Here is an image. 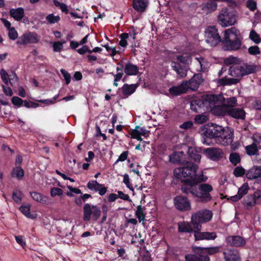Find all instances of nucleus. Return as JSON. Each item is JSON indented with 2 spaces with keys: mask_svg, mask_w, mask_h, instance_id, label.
<instances>
[{
  "mask_svg": "<svg viewBox=\"0 0 261 261\" xmlns=\"http://www.w3.org/2000/svg\"><path fill=\"white\" fill-rule=\"evenodd\" d=\"M197 169L196 165L187 163L184 168L176 169L174 173L178 179L185 178L181 179L182 183L181 190L183 193L191 194L198 198L199 202L207 203L212 200L210 193L213 190V188L208 184H200L205 181L207 178H204L202 173L198 175L196 173Z\"/></svg>",
  "mask_w": 261,
  "mask_h": 261,
  "instance_id": "obj_1",
  "label": "nucleus"
},
{
  "mask_svg": "<svg viewBox=\"0 0 261 261\" xmlns=\"http://www.w3.org/2000/svg\"><path fill=\"white\" fill-rule=\"evenodd\" d=\"M202 134L206 138L214 139L217 144L223 146L231 144L233 141V132L217 124L205 127Z\"/></svg>",
  "mask_w": 261,
  "mask_h": 261,
  "instance_id": "obj_2",
  "label": "nucleus"
},
{
  "mask_svg": "<svg viewBox=\"0 0 261 261\" xmlns=\"http://www.w3.org/2000/svg\"><path fill=\"white\" fill-rule=\"evenodd\" d=\"M242 36L239 30L235 27L226 30L222 42L225 50L235 51L241 48Z\"/></svg>",
  "mask_w": 261,
  "mask_h": 261,
  "instance_id": "obj_3",
  "label": "nucleus"
},
{
  "mask_svg": "<svg viewBox=\"0 0 261 261\" xmlns=\"http://www.w3.org/2000/svg\"><path fill=\"white\" fill-rule=\"evenodd\" d=\"M216 96L217 100L210 102L209 108L213 114L217 116H227L229 106L225 105V98L222 94H212Z\"/></svg>",
  "mask_w": 261,
  "mask_h": 261,
  "instance_id": "obj_4",
  "label": "nucleus"
},
{
  "mask_svg": "<svg viewBox=\"0 0 261 261\" xmlns=\"http://www.w3.org/2000/svg\"><path fill=\"white\" fill-rule=\"evenodd\" d=\"M213 213L209 210H203L193 214L191 217V223L195 229L201 230V224L209 222L213 217Z\"/></svg>",
  "mask_w": 261,
  "mask_h": 261,
  "instance_id": "obj_5",
  "label": "nucleus"
},
{
  "mask_svg": "<svg viewBox=\"0 0 261 261\" xmlns=\"http://www.w3.org/2000/svg\"><path fill=\"white\" fill-rule=\"evenodd\" d=\"M212 94H206L202 96L201 99L192 100L190 103L191 110L195 113H201L204 108H209L210 102L218 99Z\"/></svg>",
  "mask_w": 261,
  "mask_h": 261,
  "instance_id": "obj_6",
  "label": "nucleus"
},
{
  "mask_svg": "<svg viewBox=\"0 0 261 261\" xmlns=\"http://www.w3.org/2000/svg\"><path fill=\"white\" fill-rule=\"evenodd\" d=\"M177 61H172L171 63L172 69L176 72L180 77H185L187 75L189 69L188 59L186 57L178 55L176 56Z\"/></svg>",
  "mask_w": 261,
  "mask_h": 261,
  "instance_id": "obj_7",
  "label": "nucleus"
},
{
  "mask_svg": "<svg viewBox=\"0 0 261 261\" xmlns=\"http://www.w3.org/2000/svg\"><path fill=\"white\" fill-rule=\"evenodd\" d=\"M101 212L97 205H91L89 203H85L83 207V220L89 221L91 219L96 221L100 218Z\"/></svg>",
  "mask_w": 261,
  "mask_h": 261,
  "instance_id": "obj_8",
  "label": "nucleus"
},
{
  "mask_svg": "<svg viewBox=\"0 0 261 261\" xmlns=\"http://www.w3.org/2000/svg\"><path fill=\"white\" fill-rule=\"evenodd\" d=\"M255 71V68L253 65L244 64L243 65L237 64L235 66H231L228 71V74L232 76L235 75L236 77H243Z\"/></svg>",
  "mask_w": 261,
  "mask_h": 261,
  "instance_id": "obj_9",
  "label": "nucleus"
},
{
  "mask_svg": "<svg viewBox=\"0 0 261 261\" xmlns=\"http://www.w3.org/2000/svg\"><path fill=\"white\" fill-rule=\"evenodd\" d=\"M218 18L219 24L223 27L232 25L237 22L236 12L227 8L222 9Z\"/></svg>",
  "mask_w": 261,
  "mask_h": 261,
  "instance_id": "obj_10",
  "label": "nucleus"
},
{
  "mask_svg": "<svg viewBox=\"0 0 261 261\" xmlns=\"http://www.w3.org/2000/svg\"><path fill=\"white\" fill-rule=\"evenodd\" d=\"M40 36L34 32H28L18 38L17 45H26L29 44H36L39 42Z\"/></svg>",
  "mask_w": 261,
  "mask_h": 261,
  "instance_id": "obj_11",
  "label": "nucleus"
},
{
  "mask_svg": "<svg viewBox=\"0 0 261 261\" xmlns=\"http://www.w3.org/2000/svg\"><path fill=\"white\" fill-rule=\"evenodd\" d=\"M206 42L209 43L212 46H215L220 42H222L221 39L219 34L218 32V30L215 26L208 27L205 31Z\"/></svg>",
  "mask_w": 261,
  "mask_h": 261,
  "instance_id": "obj_12",
  "label": "nucleus"
},
{
  "mask_svg": "<svg viewBox=\"0 0 261 261\" xmlns=\"http://www.w3.org/2000/svg\"><path fill=\"white\" fill-rule=\"evenodd\" d=\"M175 207L180 212H186L191 210V205L189 199L182 195L176 196L173 198Z\"/></svg>",
  "mask_w": 261,
  "mask_h": 261,
  "instance_id": "obj_13",
  "label": "nucleus"
},
{
  "mask_svg": "<svg viewBox=\"0 0 261 261\" xmlns=\"http://www.w3.org/2000/svg\"><path fill=\"white\" fill-rule=\"evenodd\" d=\"M219 251V248L218 247H195L193 248V251L196 253L200 257L203 258L208 256V255H213Z\"/></svg>",
  "mask_w": 261,
  "mask_h": 261,
  "instance_id": "obj_14",
  "label": "nucleus"
},
{
  "mask_svg": "<svg viewBox=\"0 0 261 261\" xmlns=\"http://www.w3.org/2000/svg\"><path fill=\"white\" fill-rule=\"evenodd\" d=\"M187 84L188 89H191L193 91H196L200 85L203 82L201 73L194 74L193 76L189 81H184Z\"/></svg>",
  "mask_w": 261,
  "mask_h": 261,
  "instance_id": "obj_15",
  "label": "nucleus"
},
{
  "mask_svg": "<svg viewBox=\"0 0 261 261\" xmlns=\"http://www.w3.org/2000/svg\"><path fill=\"white\" fill-rule=\"evenodd\" d=\"M204 152L206 155L213 161H218L223 158L222 149L219 148L211 147L204 149Z\"/></svg>",
  "mask_w": 261,
  "mask_h": 261,
  "instance_id": "obj_16",
  "label": "nucleus"
},
{
  "mask_svg": "<svg viewBox=\"0 0 261 261\" xmlns=\"http://www.w3.org/2000/svg\"><path fill=\"white\" fill-rule=\"evenodd\" d=\"M227 245L232 247H239L244 246L246 244L245 240L239 236H229L226 238Z\"/></svg>",
  "mask_w": 261,
  "mask_h": 261,
  "instance_id": "obj_17",
  "label": "nucleus"
},
{
  "mask_svg": "<svg viewBox=\"0 0 261 261\" xmlns=\"http://www.w3.org/2000/svg\"><path fill=\"white\" fill-rule=\"evenodd\" d=\"M200 230L195 229L194 237L195 241L202 240H215L217 238V234L215 232H201Z\"/></svg>",
  "mask_w": 261,
  "mask_h": 261,
  "instance_id": "obj_18",
  "label": "nucleus"
},
{
  "mask_svg": "<svg viewBox=\"0 0 261 261\" xmlns=\"http://www.w3.org/2000/svg\"><path fill=\"white\" fill-rule=\"evenodd\" d=\"M188 153L189 161H185V163H184L183 166L181 168L185 167L187 163H191L198 166L197 163L200 161L201 155L194 148L192 147L189 148Z\"/></svg>",
  "mask_w": 261,
  "mask_h": 261,
  "instance_id": "obj_19",
  "label": "nucleus"
},
{
  "mask_svg": "<svg viewBox=\"0 0 261 261\" xmlns=\"http://www.w3.org/2000/svg\"><path fill=\"white\" fill-rule=\"evenodd\" d=\"M187 84L183 81L176 86H172L169 89V93L173 95L178 96L187 92Z\"/></svg>",
  "mask_w": 261,
  "mask_h": 261,
  "instance_id": "obj_20",
  "label": "nucleus"
},
{
  "mask_svg": "<svg viewBox=\"0 0 261 261\" xmlns=\"http://www.w3.org/2000/svg\"><path fill=\"white\" fill-rule=\"evenodd\" d=\"M227 116L238 119H244L246 113L242 108L229 107Z\"/></svg>",
  "mask_w": 261,
  "mask_h": 261,
  "instance_id": "obj_21",
  "label": "nucleus"
},
{
  "mask_svg": "<svg viewBox=\"0 0 261 261\" xmlns=\"http://www.w3.org/2000/svg\"><path fill=\"white\" fill-rule=\"evenodd\" d=\"M246 177L249 180L257 179L261 177V166H253L246 173Z\"/></svg>",
  "mask_w": 261,
  "mask_h": 261,
  "instance_id": "obj_22",
  "label": "nucleus"
},
{
  "mask_svg": "<svg viewBox=\"0 0 261 261\" xmlns=\"http://www.w3.org/2000/svg\"><path fill=\"white\" fill-rule=\"evenodd\" d=\"M139 67L130 62L126 63L124 67V72L127 76L137 75L139 72Z\"/></svg>",
  "mask_w": 261,
  "mask_h": 261,
  "instance_id": "obj_23",
  "label": "nucleus"
},
{
  "mask_svg": "<svg viewBox=\"0 0 261 261\" xmlns=\"http://www.w3.org/2000/svg\"><path fill=\"white\" fill-rule=\"evenodd\" d=\"M223 255L226 261H240V256L239 252L234 249L224 251Z\"/></svg>",
  "mask_w": 261,
  "mask_h": 261,
  "instance_id": "obj_24",
  "label": "nucleus"
},
{
  "mask_svg": "<svg viewBox=\"0 0 261 261\" xmlns=\"http://www.w3.org/2000/svg\"><path fill=\"white\" fill-rule=\"evenodd\" d=\"M138 86L139 84L130 85L124 84L121 88V89L125 97H127L136 91V89Z\"/></svg>",
  "mask_w": 261,
  "mask_h": 261,
  "instance_id": "obj_25",
  "label": "nucleus"
},
{
  "mask_svg": "<svg viewBox=\"0 0 261 261\" xmlns=\"http://www.w3.org/2000/svg\"><path fill=\"white\" fill-rule=\"evenodd\" d=\"M148 3V0H133V7L136 11L143 12L145 11Z\"/></svg>",
  "mask_w": 261,
  "mask_h": 261,
  "instance_id": "obj_26",
  "label": "nucleus"
},
{
  "mask_svg": "<svg viewBox=\"0 0 261 261\" xmlns=\"http://www.w3.org/2000/svg\"><path fill=\"white\" fill-rule=\"evenodd\" d=\"M239 80L235 78H229L227 75L217 80V84L219 86H225L236 85L238 83Z\"/></svg>",
  "mask_w": 261,
  "mask_h": 261,
  "instance_id": "obj_27",
  "label": "nucleus"
},
{
  "mask_svg": "<svg viewBox=\"0 0 261 261\" xmlns=\"http://www.w3.org/2000/svg\"><path fill=\"white\" fill-rule=\"evenodd\" d=\"M10 14L15 20L20 21L24 16V9L21 7L16 9H11L10 10Z\"/></svg>",
  "mask_w": 261,
  "mask_h": 261,
  "instance_id": "obj_28",
  "label": "nucleus"
},
{
  "mask_svg": "<svg viewBox=\"0 0 261 261\" xmlns=\"http://www.w3.org/2000/svg\"><path fill=\"white\" fill-rule=\"evenodd\" d=\"M217 4L216 0H208V2L203 3L202 5V9L206 13H212L216 10Z\"/></svg>",
  "mask_w": 261,
  "mask_h": 261,
  "instance_id": "obj_29",
  "label": "nucleus"
},
{
  "mask_svg": "<svg viewBox=\"0 0 261 261\" xmlns=\"http://www.w3.org/2000/svg\"><path fill=\"white\" fill-rule=\"evenodd\" d=\"M31 196L32 198L37 202L42 204H47L48 203V197L37 192H30Z\"/></svg>",
  "mask_w": 261,
  "mask_h": 261,
  "instance_id": "obj_30",
  "label": "nucleus"
},
{
  "mask_svg": "<svg viewBox=\"0 0 261 261\" xmlns=\"http://www.w3.org/2000/svg\"><path fill=\"white\" fill-rule=\"evenodd\" d=\"M178 231L179 232L191 233L193 231V228L190 223L183 221L178 223Z\"/></svg>",
  "mask_w": 261,
  "mask_h": 261,
  "instance_id": "obj_31",
  "label": "nucleus"
},
{
  "mask_svg": "<svg viewBox=\"0 0 261 261\" xmlns=\"http://www.w3.org/2000/svg\"><path fill=\"white\" fill-rule=\"evenodd\" d=\"M186 261H210L208 256H205L203 258L200 257L196 253L187 254L185 255Z\"/></svg>",
  "mask_w": 261,
  "mask_h": 261,
  "instance_id": "obj_32",
  "label": "nucleus"
},
{
  "mask_svg": "<svg viewBox=\"0 0 261 261\" xmlns=\"http://www.w3.org/2000/svg\"><path fill=\"white\" fill-rule=\"evenodd\" d=\"M11 175L12 177H15L18 180H20L24 176V172L20 166H16L13 169Z\"/></svg>",
  "mask_w": 261,
  "mask_h": 261,
  "instance_id": "obj_33",
  "label": "nucleus"
},
{
  "mask_svg": "<svg viewBox=\"0 0 261 261\" xmlns=\"http://www.w3.org/2000/svg\"><path fill=\"white\" fill-rule=\"evenodd\" d=\"M182 154V151L174 152L169 155V161L173 164H180L182 162L180 157Z\"/></svg>",
  "mask_w": 261,
  "mask_h": 261,
  "instance_id": "obj_34",
  "label": "nucleus"
},
{
  "mask_svg": "<svg viewBox=\"0 0 261 261\" xmlns=\"http://www.w3.org/2000/svg\"><path fill=\"white\" fill-rule=\"evenodd\" d=\"M145 209V207H142L141 204H140L137 207L135 216L138 219L139 222L144 221L145 220V214L143 212V210Z\"/></svg>",
  "mask_w": 261,
  "mask_h": 261,
  "instance_id": "obj_35",
  "label": "nucleus"
},
{
  "mask_svg": "<svg viewBox=\"0 0 261 261\" xmlns=\"http://www.w3.org/2000/svg\"><path fill=\"white\" fill-rule=\"evenodd\" d=\"M246 152L249 155H256L258 152L257 145L255 143H253L252 144L247 146L245 147Z\"/></svg>",
  "mask_w": 261,
  "mask_h": 261,
  "instance_id": "obj_36",
  "label": "nucleus"
},
{
  "mask_svg": "<svg viewBox=\"0 0 261 261\" xmlns=\"http://www.w3.org/2000/svg\"><path fill=\"white\" fill-rule=\"evenodd\" d=\"M101 187H102V184H99L96 180L89 181L87 184L88 189L95 192H98L99 188Z\"/></svg>",
  "mask_w": 261,
  "mask_h": 261,
  "instance_id": "obj_37",
  "label": "nucleus"
},
{
  "mask_svg": "<svg viewBox=\"0 0 261 261\" xmlns=\"http://www.w3.org/2000/svg\"><path fill=\"white\" fill-rule=\"evenodd\" d=\"M21 212L25 215L27 217L31 219H34L35 217L31 214L30 213V206L29 205H22L19 208Z\"/></svg>",
  "mask_w": 261,
  "mask_h": 261,
  "instance_id": "obj_38",
  "label": "nucleus"
},
{
  "mask_svg": "<svg viewBox=\"0 0 261 261\" xmlns=\"http://www.w3.org/2000/svg\"><path fill=\"white\" fill-rule=\"evenodd\" d=\"M229 159L230 162L236 166L241 162V157L238 153L232 152L229 154Z\"/></svg>",
  "mask_w": 261,
  "mask_h": 261,
  "instance_id": "obj_39",
  "label": "nucleus"
},
{
  "mask_svg": "<svg viewBox=\"0 0 261 261\" xmlns=\"http://www.w3.org/2000/svg\"><path fill=\"white\" fill-rule=\"evenodd\" d=\"M22 192L19 190H14L13 192L12 197L17 203H20L22 200Z\"/></svg>",
  "mask_w": 261,
  "mask_h": 261,
  "instance_id": "obj_40",
  "label": "nucleus"
},
{
  "mask_svg": "<svg viewBox=\"0 0 261 261\" xmlns=\"http://www.w3.org/2000/svg\"><path fill=\"white\" fill-rule=\"evenodd\" d=\"M246 173V170L242 166H237L233 171V174L236 177H242Z\"/></svg>",
  "mask_w": 261,
  "mask_h": 261,
  "instance_id": "obj_41",
  "label": "nucleus"
},
{
  "mask_svg": "<svg viewBox=\"0 0 261 261\" xmlns=\"http://www.w3.org/2000/svg\"><path fill=\"white\" fill-rule=\"evenodd\" d=\"M249 38L256 44H259L261 42L259 35L254 30L250 31Z\"/></svg>",
  "mask_w": 261,
  "mask_h": 261,
  "instance_id": "obj_42",
  "label": "nucleus"
},
{
  "mask_svg": "<svg viewBox=\"0 0 261 261\" xmlns=\"http://www.w3.org/2000/svg\"><path fill=\"white\" fill-rule=\"evenodd\" d=\"M249 190V187L247 183H244L243 185L239 188L238 194L242 198L245 195H246Z\"/></svg>",
  "mask_w": 261,
  "mask_h": 261,
  "instance_id": "obj_43",
  "label": "nucleus"
},
{
  "mask_svg": "<svg viewBox=\"0 0 261 261\" xmlns=\"http://www.w3.org/2000/svg\"><path fill=\"white\" fill-rule=\"evenodd\" d=\"M121 39L119 42V45L123 47H125L127 45L126 39L128 38V34L127 33H123L119 35Z\"/></svg>",
  "mask_w": 261,
  "mask_h": 261,
  "instance_id": "obj_44",
  "label": "nucleus"
},
{
  "mask_svg": "<svg viewBox=\"0 0 261 261\" xmlns=\"http://www.w3.org/2000/svg\"><path fill=\"white\" fill-rule=\"evenodd\" d=\"M46 19L48 23L54 24L58 22L60 20V17L59 16L54 15V14H50L46 16Z\"/></svg>",
  "mask_w": 261,
  "mask_h": 261,
  "instance_id": "obj_45",
  "label": "nucleus"
},
{
  "mask_svg": "<svg viewBox=\"0 0 261 261\" xmlns=\"http://www.w3.org/2000/svg\"><path fill=\"white\" fill-rule=\"evenodd\" d=\"M243 204L245 205L247 209H250L253 205L255 204V201H253L252 199H251L249 197V195H248L246 197H245L243 200Z\"/></svg>",
  "mask_w": 261,
  "mask_h": 261,
  "instance_id": "obj_46",
  "label": "nucleus"
},
{
  "mask_svg": "<svg viewBox=\"0 0 261 261\" xmlns=\"http://www.w3.org/2000/svg\"><path fill=\"white\" fill-rule=\"evenodd\" d=\"M63 190L57 187H54L50 190V195L52 197H54L56 196H61L63 195Z\"/></svg>",
  "mask_w": 261,
  "mask_h": 261,
  "instance_id": "obj_47",
  "label": "nucleus"
},
{
  "mask_svg": "<svg viewBox=\"0 0 261 261\" xmlns=\"http://www.w3.org/2000/svg\"><path fill=\"white\" fill-rule=\"evenodd\" d=\"M12 103L17 107H20L22 106L23 100L17 96H13L11 99Z\"/></svg>",
  "mask_w": 261,
  "mask_h": 261,
  "instance_id": "obj_48",
  "label": "nucleus"
},
{
  "mask_svg": "<svg viewBox=\"0 0 261 261\" xmlns=\"http://www.w3.org/2000/svg\"><path fill=\"white\" fill-rule=\"evenodd\" d=\"M8 31V36L10 39L15 40L18 38L17 32L15 30L14 27L10 29Z\"/></svg>",
  "mask_w": 261,
  "mask_h": 261,
  "instance_id": "obj_49",
  "label": "nucleus"
},
{
  "mask_svg": "<svg viewBox=\"0 0 261 261\" xmlns=\"http://www.w3.org/2000/svg\"><path fill=\"white\" fill-rule=\"evenodd\" d=\"M248 50L249 54L251 55H257L260 53L259 47L256 45L249 47Z\"/></svg>",
  "mask_w": 261,
  "mask_h": 261,
  "instance_id": "obj_50",
  "label": "nucleus"
},
{
  "mask_svg": "<svg viewBox=\"0 0 261 261\" xmlns=\"http://www.w3.org/2000/svg\"><path fill=\"white\" fill-rule=\"evenodd\" d=\"M65 43V41H63V42H60V41H57V42H55L53 44V49H54V51H55V52H59L60 51L62 48H63V44H64Z\"/></svg>",
  "mask_w": 261,
  "mask_h": 261,
  "instance_id": "obj_51",
  "label": "nucleus"
},
{
  "mask_svg": "<svg viewBox=\"0 0 261 261\" xmlns=\"http://www.w3.org/2000/svg\"><path fill=\"white\" fill-rule=\"evenodd\" d=\"M61 73L62 74L64 79L65 80V83L67 85H68L71 81V75L65 69H61L60 70Z\"/></svg>",
  "mask_w": 261,
  "mask_h": 261,
  "instance_id": "obj_52",
  "label": "nucleus"
},
{
  "mask_svg": "<svg viewBox=\"0 0 261 261\" xmlns=\"http://www.w3.org/2000/svg\"><path fill=\"white\" fill-rule=\"evenodd\" d=\"M207 120L206 117L204 115H197L195 118V122L198 124H202Z\"/></svg>",
  "mask_w": 261,
  "mask_h": 261,
  "instance_id": "obj_53",
  "label": "nucleus"
},
{
  "mask_svg": "<svg viewBox=\"0 0 261 261\" xmlns=\"http://www.w3.org/2000/svg\"><path fill=\"white\" fill-rule=\"evenodd\" d=\"M225 105H227L231 108H235V106L237 105V98L235 97H230L227 99V103H225Z\"/></svg>",
  "mask_w": 261,
  "mask_h": 261,
  "instance_id": "obj_54",
  "label": "nucleus"
},
{
  "mask_svg": "<svg viewBox=\"0 0 261 261\" xmlns=\"http://www.w3.org/2000/svg\"><path fill=\"white\" fill-rule=\"evenodd\" d=\"M246 6L251 11H254L256 9V2L254 0H248Z\"/></svg>",
  "mask_w": 261,
  "mask_h": 261,
  "instance_id": "obj_55",
  "label": "nucleus"
},
{
  "mask_svg": "<svg viewBox=\"0 0 261 261\" xmlns=\"http://www.w3.org/2000/svg\"><path fill=\"white\" fill-rule=\"evenodd\" d=\"M23 105L24 107H25L27 108H36L38 107H39V104L38 103L31 101H28V100H23Z\"/></svg>",
  "mask_w": 261,
  "mask_h": 261,
  "instance_id": "obj_56",
  "label": "nucleus"
},
{
  "mask_svg": "<svg viewBox=\"0 0 261 261\" xmlns=\"http://www.w3.org/2000/svg\"><path fill=\"white\" fill-rule=\"evenodd\" d=\"M83 46L77 49L76 51L80 55H84L86 53L91 54V49H89V47L86 45H82Z\"/></svg>",
  "mask_w": 261,
  "mask_h": 261,
  "instance_id": "obj_57",
  "label": "nucleus"
},
{
  "mask_svg": "<svg viewBox=\"0 0 261 261\" xmlns=\"http://www.w3.org/2000/svg\"><path fill=\"white\" fill-rule=\"evenodd\" d=\"M0 74L2 81L6 85H8L9 81L7 79V76H8L7 72L4 69H2L0 71Z\"/></svg>",
  "mask_w": 261,
  "mask_h": 261,
  "instance_id": "obj_58",
  "label": "nucleus"
},
{
  "mask_svg": "<svg viewBox=\"0 0 261 261\" xmlns=\"http://www.w3.org/2000/svg\"><path fill=\"white\" fill-rule=\"evenodd\" d=\"M129 152L128 151H123L119 156L118 159L115 162V164H117L119 162H123L125 161L128 156Z\"/></svg>",
  "mask_w": 261,
  "mask_h": 261,
  "instance_id": "obj_59",
  "label": "nucleus"
},
{
  "mask_svg": "<svg viewBox=\"0 0 261 261\" xmlns=\"http://www.w3.org/2000/svg\"><path fill=\"white\" fill-rule=\"evenodd\" d=\"M193 126V123L191 121H187L185 122L182 124H181L179 127L180 128L187 130L188 129L191 128Z\"/></svg>",
  "mask_w": 261,
  "mask_h": 261,
  "instance_id": "obj_60",
  "label": "nucleus"
},
{
  "mask_svg": "<svg viewBox=\"0 0 261 261\" xmlns=\"http://www.w3.org/2000/svg\"><path fill=\"white\" fill-rule=\"evenodd\" d=\"M140 126L137 125L135 126V128L133 129L129 134L132 139L134 138L138 135H140L139 129Z\"/></svg>",
  "mask_w": 261,
  "mask_h": 261,
  "instance_id": "obj_61",
  "label": "nucleus"
},
{
  "mask_svg": "<svg viewBox=\"0 0 261 261\" xmlns=\"http://www.w3.org/2000/svg\"><path fill=\"white\" fill-rule=\"evenodd\" d=\"M2 87L3 92L6 95L11 96L13 95L12 90L10 87L4 85H2Z\"/></svg>",
  "mask_w": 261,
  "mask_h": 261,
  "instance_id": "obj_62",
  "label": "nucleus"
},
{
  "mask_svg": "<svg viewBox=\"0 0 261 261\" xmlns=\"http://www.w3.org/2000/svg\"><path fill=\"white\" fill-rule=\"evenodd\" d=\"M118 198H120L124 200L129 201L130 200L129 197L127 194H124L123 192L118 191Z\"/></svg>",
  "mask_w": 261,
  "mask_h": 261,
  "instance_id": "obj_63",
  "label": "nucleus"
},
{
  "mask_svg": "<svg viewBox=\"0 0 261 261\" xmlns=\"http://www.w3.org/2000/svg\"><path fill=\"white\" fill-rule=\"evenodd\" d=\"M143 261H152L151 257V254L147 250L142 255Z\"/></svg>",
  "mask_w": 261,
  "mask_h": 261,
  "instance_id": "obj_64",
  "label": "nucleus"
}]
</instances>
